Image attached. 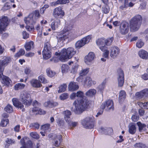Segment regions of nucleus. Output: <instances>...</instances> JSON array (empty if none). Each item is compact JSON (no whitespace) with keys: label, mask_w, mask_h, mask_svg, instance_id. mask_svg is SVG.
<instances>
[{"label":"nucleus","mask_w":148,"mask_h":148,"mask_svg":"<svg viewBox=\"0 0 148 148\" xmlns=\"http://www.w3.org/2000/svg\"><path fill=\"white\" fill-rule=\"evenodd\" d=\"M69 67L67 64H63L61 67V70L62 73H66L68 72Z\"/></svg>","instance_id":"ea45409f"},{"label":"nucleus","mask_w":148,"mask_h":148,"mask_svg":"<svg viewBox=\"0 0 148 148\" xmlns=\"http://www.w3.org/2000/svg\"><path fill=\"white\" fill-rule=\"evenodd\" d=\"M12 101L13 105L15 106L22 109L23 112L25 111V109L24 108V105L18 101V99L16 98H13L12 99Z\"/></svg>","instance_id":"4468645a"},{"label":"nucleus","mask_w":148,"mask_h":148,"mask_svg":"<svg viewBox=\"0 0 148 148\" xmlns=\"http://www.w3.org/2000/svg\"><path fill=\"white\" fill-rule=\"evenodd\" d=\"M51 45L49 42H46L45 44L44 49L42 53L43 58L45 59H48L51 56Z\"/></svg>","instance_id":"39448f33"},{"label":"nucleus","mask_w":148,"mask_h":148,"mask_svg":"<svg viewBox=\"0 0 148 148\" xmlns=\"http://www.w3.org/2000/svg\"><path fill=\"white\" fill-rule=\"evenodd\" d=\"M30 95L27 92L23 91L22 92L20 95V99L21 101H24V100L30 98Z\"/></svg>","instance_id":"b1692460"},{"label":"nucleus","mask_w":148,"mask_h":148,"mask_svg":"<svg viewBox=\"0 0 148 148\" xmlns=\"http://www.w3.org/2000/svg\"><path fill=\"white\" fill-rule=\"evenodd\" d=\"M39 108L36 107H34L32 109L31 111H30V112L31 113L32 112L34 114H38V111Z\"/></svg>","instance_id":"6e6d98bb"},{"label":"nucleus","mask_w":148,"mask_h":148,"mask_svg":"<svg viewBox=\"0 0 148 148\" xmlns=\"http://www.w3.org/2000/svg\"><path fill=\"white\" fill-rule=\"evenodd\" d=\"M114 40V38L112 37L110 38H108L106 40L105 39V45L107 46L110 45Z\"/></svg>","instance_id":"09e8293b"},{"label":"nucleus","mask_w":148,"mask_h":148,"mask_svg":"<svg viewBox=\"0 0 148 148\" xmlns=\"http://www.w3.org/2000/svg\"><path fill=\"white\" fill-rule=\"evenodd\" d=\"M105 39L103 38L98 39L96 40L97 45L101 50H103V49L106 47L105 46Z\"/></svg>","instance_id":"2eb2a0df"},{"label":"nucleus","mask_w":148,"mask_h":148,"mask_svg":"<svg viewBox=\"0 0 148 148\" xmlns=\"http://www.w3.org/2000/svg\"><path fill=\"white\" fill-rule=\"evenodd\" d=\"M85 45L82 39L81 40H79L76 42L75 46L76 48H79Z\"/></svg>","instance_id":"58836bf2"},{"label":"nucleus","mask_w":148,"mask_h":148,"mask_svg":"<svg viewBox=\"0 0 148 148\" xmlns=\"http://www.w3.org/2000/svg\"><path fill=\"white\" fill-rule=\"evenodd\" d=\"M106 83V81L105 80H104L102 83L99 86L98 88L100 90L102 91L105 88Z\"/></svg>","instance_id":"8fccbe9b"},{"label":"nucleus","mask_w":148,"mask_h":148,"mask_svg":"<svg viewBox=\"0 0 148 148\" xmlns=\"http://www.w3.org/2000/svg\"><path fill=\"white\" fill-rule=\"evenodd\" d=\"M137 125L139 127V130L140 132L143 130L146 127V125L144 124H142L140 122H138L137 123Z\"/></svg>","instance_id":"49530a36"},{"label":"nucleus","mask_w":148,"mask_h":148,"mask_svg":"<svg viewBox=\"0 0 148 148\" xmlns=\"http://www.w3.org/2000/svg\"><path fill=\"white\" fill-rule=\"evenodd\" d=\"M25 53V51L24 49H21L15 55V56L17 57H18L21 56L23 55Z\"/></svg>","instance_id":"603ef678"},{"label":"nucleus","mask_w":148,"mask_h":148,"mask_svg":"<svg viewBox=\"0 0 148 148\" xmlns=\"http://www.w3.org/2000/svg\"><path fill=\"white\" fill-rule=\"evenodd\" d=\"M31 85L34 88H38L42 86V84L39 81L36 79H33L30 82Z\"/></svg>","instance_id":"a211bd4d"},{"label":"nucleus","mask_w":148,"mask_h":148,"mask_svg":"<svg viewBox=\"0 0 148 148\" xmlns=\"http://www.w3.org/2000/svg\"><path fill=\"white\" fill-rule=\"evenodd\" d=\"M60 24V21L59 19H56L52 22L51 25V27L53 30H55L58 28Z\"/></svg>","instance_id":"5701e85b"},{"label":"nucleus","mask_w":148,"mask_h":148,"mask_svg":"<svg viewBox=\"0 0 148 148\" xmlns=\"http://www.w3.org/2000/svg\"><path fill=\"white\" fill-rule=\"evenodd\" d=\"M5 142L6 143L5 145V147L7 148H8V147L10 145L12 144H14L15 143V141L14 140H12L10 138H7Z\"/></svg>","instance_id":"473e14b6"},{"label":"nucleus","mask_w":148,"mask_h":148,"mask_svg":"<svg viewBox=\"0 0 148 148\" xmlns=\"http://www.w3.org/2000/svg\"><path fill=\"white\" fill-rule=\"evenodd\" d=\"M136 131V129L135 125L132 124L129 127V132L132 134H134Z\"/></svg>","instance_id":"2f4dec72"},{"label":"nucleus","mask_w":148,"mask_h":148,"mask_svg":"<svg viewBox=\"0 0 148 148\" xmlns=\"http://www.w3.org/2000/svg\"><path fill=\"white\" fill-rule=\"evenodd\" d=\"M11 58L9 57L5 56L3 57V60L0 61V64L4 67L7 65L8 64L10 61Z\"/></svg>","instance_id":"a878e982"},{"label":"nucleus","mask_w":148,"mask_h":148,"mask_svg":"<svg viewBox=\"0 0 148 148\" xmlns=\"http://www.w3.org/2000/svg\"><path fill=\"white\" fill-rule=\"evenodd\" d=\"M144 43L141 40H139L136 44V46L139 48H141L144 45Z\"/></svg>","instance_id":"13d9d810"},{"label":"nucleus","mask_w":148,"mask_h":148,"mask_svg":"<svg viewBox=\"0 0 148 148\" xmlns=\"http://www.w3.org/2000/svg\"><path fill=\"white\" fill-rule=\"evenodd\" d=\"M62 136L60 135H56L54 140V145L56 147H58L60 145L62 141Z\"/></svg>","instance_id":"aec40b11"},{"label":"nucleus","mask_w":148,"mask_h":148,"mask_svg":"<svg viewBox=\"0 0 148 148\" xmlns=\"http://www.w3.org/2000/svg\"><path fill=\"white\" fill-rule=\"evenodd\" d=\"M69 0H57L56 1L53 2L52 3V5L56 6L57 5H63L69 3Z\"/></svg>","instance_id":"cd10ccee"},{"label":"nucleus","mask_w":148,"mask_h":148,"mask_svg":"<svg viewBox=\"0 0 148 148\" xmlns=\"http://www.w3.org/2000/svg\"><path fill=\"white\" fill-rule=\"evenodd\" d=\"M68 125L70 126L75 127L77 125V122H72L70 121V120H68L67 122H66Z\"/></svg>","instance_id":"052dcab7"},{"label":"nucleus","mask_w":148,"mask_h":148,"mask_svg":"<svg viewBox=\"0 0 148 148\" xmlns=\"http://www.w3.org/2000/svg\"><path fill=\"white\" fill-rule=\"evenodd\" d=\"M129 29V23L125 21H123L120 26V31L122 34H125L128 32Z\"/></svg>","instance_id":"6e6552de"},{"label":"nucleus","mask_w":148,"mask_h":148,"mask_svg":"<svg viewBox=\"0 0 148 148\" xmlns=\"http://www.w3.org/2000/svg\"><path fill=\"white\" fill-rule=\"evenodd\" d=\"M76 37L72 33L70 32L69 31L65 32L63 31L62 33H60L59 34L57 37V38L58 42H63L67 38L73 39Z\"/></svg>","instance_id":"20e7f679"},{"label":"nucleus","mask_w":148,"mask_h":148,"mask_svg":"<svg viewBox=\"0 0 148 148\" xmlns=\"http://www.w3.org/2000/svg\"><path fill=\"white\" fill-rule=\"evenodd\" d=\"M142 18L140 15H137L131 20L130 25L131 30L135 32L140 28L142 23Z\"/></svg>","instance_id":"7ed1b4c3"},{"label":"nucleus","mask_w":148,"mask_h":148,"mask_svg":"<svg viewBox=\"0 0 148 148\" xmlns=\"http://www.w3.org/2000/svg\"><path fill=\"white\" fill-rule=\"evenodd\" d=\"M84 85H86L90 87L92 84L95 85L96 83V82L94 81H92V79L89 77H87L83 81Z\"/></svg>","instance_id":"dca6fc26"},{"label":"nucleus","mask_w":148,"mask_h":148,"mask_svg":"<svg viewBox=\"0 0 148 148\" xmlns=\"http://www.w3.org/2000/svg\"><path fill=\"white\" fill-rule=\"evenodd\" d=\"M34 45V42L32 41H30L27 43L25 45V47L26 50L29 51L31 49L33 48Z\"/></svg>","instance_id":"c85d7f7f"},{"label":"nucleus","mask_w":148,"mask_h":148,"mask_svg":"<svg viewBox=\"0 0 148 148\" xmlns=\"http://www.w3.org/2000/svg\"><path fill=\"white\" fill-rule=\"evenodd\" d=\"M146 3H143L140 4V6L139 7V9L140 10L145 9L146 8Z\"/></svg>","instance_id":"774afa93"},{"label":"nucleus","mask_w":148,"mask_h":148,"mask_svg":"<svg viewBox=\"0 0 148 148\" xmlns=\"http://www.w3.org/2000/svg\"><path fill=\"white\" fill-rule=\"evenodd\" d=\"M101 108L103 110L106 109L107 110L111 109L113 110L114 108L113 102L112 100H108L102 104Z\"/></svg>","instance_id":"0eeeda50"},{"label":"nucleus","mask_w":148,"mask_h":148,"mask_svg":"<svg viewBox=\"0 0 148 148\" xmlns=\"http://www.w3.org/2000/svg\"><path fill=\"white\" fill-rule=\"evenodd\" d=\"M32 100L30 98L24 100V101H22L23 103L25 106H28L31 104Z\"/></svg>","instance_id":"79ce46f5"},{"label":"nucleus","mask_w":148,"mask_h":148,"mask_svg":"<svg viewBox=\"0 0 148 148\" xmlns=\"http://www.w3.org/2000/svg\"><path fill=\"white\" fill-rule=\"evenodd\" d=\"M96 93V90L94 89H91L87 91L86 95L89 97H91L95 95Z\"/></svg>","instance_id":"7c9ffc66"},{"label":"nucleus","mask_w":148,"mask_h":148,"mask_svg":"<svg viewBox=\"0 0 148 148\" xmlns=\"http://www.w3.org/2000/svg\"><path fill=\"white\" fill-rule=\"evenodd\" d=\"M79 86L76 83L74 82H71L68 88L69 90L74 91L77 90Z\"/></svg>","instance_id":"412c9836"},{"label":"nucleus","mask_w":148,"mask_h":148,"mask_svg":"<svg viewBox=\"0 0 148 148\" xmlns=\"http://www.w3.org/2000/svg\"><path fill=\"white\" fill-rule=\"evenodd\" d=\"M111 52L110 53V56L113 58L116 57L119 54L120 50L117 47H111L110 48Z\"/></svg>","instance_id":"ddd939ff"},{"label":"nucleus","mask_w":148,"mask_h":148,"mask_svg":"<svg viewBox=\"0 0 148 148\" xmlns=\"http://www.w3.org/2000/svg\"><path fill=\"white\" fill-rule=\"evenodd\" d=\"M131 119L133 121L136 122L138 120L139 116L136 114L132 116Z\"/></svg>","instance_id":"0e129e2a"},{"label":"nucleus","mask_w":148,"mask_h":148,"mask_svg":"<svg viewBox=\"0 0 148 148\" xmlns=\"http://www.w3.org/2000/svg\"><path fill=\"white\" fill-rule=\"evenodd\" d=\"M5 111L7 112L10 113L13 111L12 108L10 105L8 104L4 108Z\"/></svg>","instance_id":"a18cd8bd"},{"label":"nucleus","mask_w":148,"mask_h":148,"mask_svg":"<svg viewBox=\"0 0 148 148\" xmlns=\"http://www.w3.org/2000/svg\"><path fill=\"white\" fill-rule=\"evenodd\" d=\"M126 92L124 91L121 90L120 92L119 97L120 103H121L124 101L126 98Z\"/></svg>","instance_id":"bb28decb"},{"label":"nucleus","mask_w":148,"mask_h":148,"mask_svg":"<svg viewBox=\"0 0 148 148\" xmlns=\"http://www.w3.org/2000/svg\"><path fill=\"white\" fill-rule=\"evenodd\" d=\"M23 38L24 39H26L29 37V34L26 32L23 31L22 32Z\"/></svg>","instance_id":"69168bd1"},{"label":"nucleus","mask_w":148,"mask_h":148,"mask_svg":"<svg viewBox=\"0 0 148 148\" xmlns=\"http://www.w3.org/2000/svg\"><path fill=\"white\" fill-rule=\"evenodd\" d=\"M63 114L64 115V118L66 122L68 121V119L67 120L66 118H69L70 116L71 115V111L69 110H67L63 112Z\"/></svg>","instance_id":"c9c22d12"},{"label":"nucleus","mask_w":148,"mask_h":148,"mask_svg":"<svg viewBox=\"0 0 148 148\" xmlns=\"http://www.w3.org/2000/svg\"><path fill=\"white\" fill-rule=\"evenodd\" d=\"M67 85L66 84H63L61 85L59 87V89L58 91V93H61L64 92L66 90Z\"/></svg>","instance_id":"4c0bfd02"},{"label":"nucleus","mask_w":148,"mask_h":148,"mask_svg":"<svg viewBox=\"0 0 148 148\" xmlns=\"http://www.w3.org/2000/svg\"><path fill=\"white\" fill-rule=\"evenodd\" d=\"M145 97H148V88H145L142 90Z\"/></svg>","instance_id":"e2e57ef3"},{"label":"nucleus","mask_w":148,"mask_h":148,"mask_svg":"<svg viewBox=\"0 0 148 148\" xmlns=\"http://www.w3.org/2000/svg\"><path fill=\"white\" fill-rule=\"evenodd\" d=\"M95 58V55L93 52H90L88 55L85 56V62L86 64L89 65Z\"/></svg>","instance_id":"f8f14e48"},{"label":"nucleus","mask_w":148,"mask_h":148,"mask_svg":"<svg viewBox=\"0 0 148 148\" xmlns=\"http://www.w3.org/2000/svg\"><path fill=\"white\" fill-rule=\"evenodd\" d=\"M91 39V35H90L85 37L82 39L85 44L88 43Z\"/></svg>","instance_id":"a19ab883"},{"label":"nucleus","mask_w":148,"mask_h":148,"mask_svg":"<svg viewBox=\"0 0 148 148\" xmlns=\"http://www.w3.org/2000/svg\"><path fill=\"white\" fill-rule=\"evenodd\" d=\"M30 135L32 137L34 138L37 139L39 138V135L36 132H31L30 134Z\"/></svg>","instance_id":"4d7b16f0"},{"label":"nucleus","mask_w":148,"mask_h":148,"mask_svg":"<svg viewBox=\"0 0 148 148\" xmlns=\"http://www.w3.org/2000/svg\"><path fill=\"white\" fill-rule=\"evenodd\" d=\"M89 70V68H87L81 71L79 73L80 76L77 78V81L79 82H82V76L86 75L88 72Z\"/></svg>","instance_id":"f3484780"},{"label":"nucleus","mask_w":148,"mask_h":148,"mask_svg":"<svg viewBox=\"0 0 148 148\" xmlns=\"http://www.w3.org/2000/svg\"><path fill=\"white\" fill-rule=\"evenodd\" d=\"M4 67L3 66H2L0 64V79L1 78H2L3 76V72L4 70Z\"/></svg>","instance_id":"338daca9"},{"label":"nucleus","mask_w":148,"mask_h":148,"mask_svg":"<svg viewBox=\"0 0 148 148\" xmlns=\"http://www.w3.org/2000/svg\"><path fill=\"white\" fill-rule=\"evenodd\" d=\"M103 11L104 13L107 14L110 11V8L107 5L104 6L103 7Z\"/></svg>","instance_id":"bf43d9fd"},{"label":"nucleus","mask_w":148,"mask_h":148,"mask_svg":"<svg viewBox=\"0 0 148 148\" xmlns=\"http://www.w3.org/2000/svg\"><path fill=\"white\" fill-rule=\"evenodd\" d=\"M9 123V120L8 119H3L1 120L0 125L2 127L6 126Z\"/></svg>","instance_id":"3c124183"},{"label":"nucleus","mask_w":148,"mask_h":148,"mask_svg":"<svg viewBox=\"0 0 148 148\" xmlns=\"http://www.w3.org/2000/svg\"><path fill=\"white\" fill-rule=\"evenodd\" d=\"M58 105L57 102L50 101L45 102L44 103V106L45 107L50 108L56 106Z\"/></svg>","instance_id":"4be33fe9"},{"label":"nucleus","mask_w":148,"mask_h":148,"mask_svg":"<svg viewBox=\"0 0 148 148\" xmlns=\"http://www.w3.org/2000/svg\"><path fill=\"white\" fill-rule=\"evenodd\" d=\"M103 52V56L105 58H108V56L109 54V51L108 50V48L107 47H104L103 49V50H101Z\"/></svg>","instance_id":"c03bdc74"},{"label":"nucleus","mask_w":148,"mask_h":148,"mask_svg":"<svg viewBox=\"0 0 148 148\" xmlns=\"http://www.w3.org/2000/svg\"><path fill=\"white\" fill-rule=\"evenodd\" d=\"M136 0H125V6L132 7L134 5V3L132 2L135 1Z\"/></svg>","instance_id":"c756f323"},{"label":"nucleus","mask_w":148,"mask_h":148,"mask_svg":"<svg viewBox=\"0 0 148 148\" xmlns=\"http://www.w3.org/2000/svg\"><path fill=\"white\" fill-rule=\"evenodd\" d=\"M50 126V125L49 124L43 125L42 126V130L45 131H47V130H49Z\"/></svg>","instance_id":"680f3d73"},{"label":"nucleus","mask_w":148,"mask_h":148,"mask_svg":"<svg viewBox=\"0 0 148 148\" xmlns=\"http://www.w3.org/2000/svg\"><path fill=\"white\" fill-rule=\"evenodd\" d=\"M46 72L48 76L50 77H53L56 74L55 72L49 69H48L46 70Z\"/></svg>","instance_id":"72a5a7b5"},{"label":"nucleus","mask_w":148,"mask_h":148,"mask_svg":"<svg viewBox=\"0 0 148 148\" xmlns=\"http://www.w3.org/2000/svg\"><path fill=\"white\" fill-rule=\"evenodd\" d=\"M25 86V85L22 83H18L14 86V89L16 90L22 89Z\"/></svg>","instance_id":"f704fd0d"},{"label":"nucleus","mask_w":148,"mask_h":148,"mask_svg":"<svg viewBox=\"0 0 148 148\" xmlns=\"http://www.w3.org/2000/svg\"><path fill=\"white\" fill-rule=\"evenodd\" d=\"M76 53L74 49L72 47H69L67 49H63L61 51V56L59 58L60 61L64 62L71 58Z\"/></svg>","instance_id":"f03ea898"},{"label":"nucleus","mask_w":148,"mask_h":148,"mask_svg":"<svg viewBox=\"0 0 148 148\" xmlns=\"http://www.w3.org/2000/svg\"><path fill=\"white\" fill-rule=\"evenodd\" d=\"M53 15L56 18H61L64 15V12L60 7L56 8L53 11Z\"/></svg>","instance_id":"9b49d317"},{"label":"nucleus","mask_w":148,"mask_h":148,"mask_svg":"<svg viewBox=\"0 0 148 148\" xmlns=\"http://www.w3.org/2000/svg\"><path fill=\"white\" fill-rule=\"evenodd\" d=\"M36 18L33 14H30L28 16L24 18V21L27 25H34L36 22Z\"/></svg>","instance_id":"9d476101"},{"label":"nucleus","mask_w":148,"mask_h":148,"mask_svg":"<svg viewBox=\"0 0 148 148\" xmlns=\"http://www.w3.org/2000/svg\"><path fill=\"white\" fill-rule=\"evenodd\" d=\"M77 97H79L81 98V99H83L84 97H86L84 96V94L83 92L81 91H78L76 93Z\"/></svg>","instance_id":"5fc2aeb1"},{"label":"nucleus","mask_w":148,"mask_h":148,"mask_svg":"<svg viewBox=\"0 0 148 148\" xmlns=\"http://www.w3.org/2000/svg\"><path fill=\"white\" fill-rule=\"evenodd\" d=\"M117 79L119 86L122 87L124 83V74L123 71L121 69H119L118 71Z\"/></svg>","instance_id":"1a4fd4ad"},{"label":"nucleus","mask_w":148,"mask_h":148,"mask_svg":"<svg viewBox=\"0 0 148 148\" xmlns=\"http://www.w3.org/2000/svg\"><path fill=\"white\" fill-rule=\"evenodd\" d=\"M93 117H87L83 119L82 123L84 127L87 129H91L94 127Z\"/></svg>","instance_id":"423d86ee"},{"label":"nucleus","mask_w":148,"mask_h":148,"mask_svg":"<svg viewBox=\"0 0 148 148\" xmlns=\"http://www.w3.org/2000/svg\"><path fill=\"white\" fill-rule=\"evenodd\" d=\"M135 96L137 98L139 99L144 98L142 90L140 92H136L135 94Z\"/></svg>","instance_id":"de8ad7c7"},{"label":"nucleus","mask_w":148,"mask_h":148,"mask_svg":"<svg viewBox=\"0 0 148 148\" xmlns=\"http://www.w3.org/2000/svg\"><path fill=\"white\" fill-rule=\"evenodd\" d=\"M138 54L139 56L142 59L144 60L148 59V53L145 50H140Z\"/></svg>","instance_id":"6ab92c4d"},{"label":"nucleus","mask_w":148,"mask_h":148,"mask_svg":"<svg viewBox=\"0 0 148 148\" xmlns=\"http://www.w3.org/2000/svg\"><path fill=\"white\" fill-rule=\"evenodd\" d=\"M38 80L43 84H46L48 82V81L46 79L45 76L42 74L40 75L38 77Z\"/></svg>","instance_id":"e433bc0d"},{"label":"nucleus","mask_w":148,"mask_h":148,"mask_svg":"<svg viewBox=\"0 0 148 148\" xmlns=\"http://www.w3.org/2000/svg\"><path fill=\"white\" fill-rule=\"evenodd\" d=\"M2 79L1 82L2 83L4 84V85L6 86H9L10 85V83L11 80L8 77L3 76L1 78Z\"/></svg>","instance_id":"393cba45"},{"label":"nucleus","mask_w":148,"mask_h":148,"mask_svg":"<svg viewBox=\"0 0 148 148\" xmlns=\"http://www.w3.org/2000/svg\"><path fill=\"white\" fill-rule=\"evenodd\" d=\"M88 102L87 97H85L82 99L77 100V101H75L73 103V105L75 106L74 109L73 107H71V110L75 114H80L84 111L85 106L87 105Z\"/></svg>","instance_id":"f257e3e1"},{"label":"nucleus","mask_w":148,"mask_h":148,"mask_svg":"<svg viewBox=\"0 0 148 148\" xmlns=\"http://www.w3.org/2000/svg\"><path fill=\"white\" fill-rule=\"evenodd\" d=\"M68 97V95L67 93H65L61 95L60 96V98L62 100L67 99Z\"/></svg>","instance_id":"864d4df0"},{"label":"nucleus","mask_w":148,"mask_h":148,"mask_svg":"<svg viewBox=\"0 0 148 148\" xmlns=\"http://www.w3.org/2000/svg\"><path fill=\"white\" fill-rule=\"evenodd\" d=\"M35 28L38 31V34L41 35L42 34V26H40L39 24L37 25L35 27Z\"/></svg>","instance_id":"37998d69"}]
</instances>
